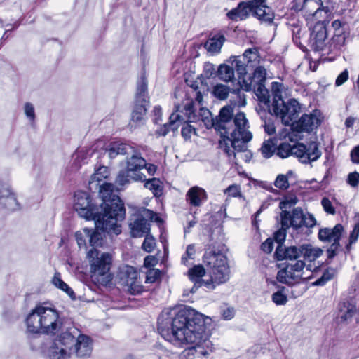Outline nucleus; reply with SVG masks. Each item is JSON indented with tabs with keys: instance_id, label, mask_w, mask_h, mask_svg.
Here are the masks:
<instances>
[{
	"instance_id": "obj_1",
	"label": "nucleus",
	"mask_w": 359,
	"mask_h": 359,
	"mask_svg": "<svg viewBox=\"0 0 359 359\" xmlns=\"http://www.w3.org/2000/svg\"><path fill=\"white\" fill-rule=\"evenodd\" d=\"M171 327L158 323L159 334L166 341L175 346L194 344L185 348L180 354L181 359L206 358L212 352L208 340L211 319L190 306H181L172 309Z\"/></svg>"
},
{
	"instance_id": "obj_2",
	"label": "nucleus",
	"mask_w": 359,
	"mask_h": 359,
	"mask_svg": "<svg viewBox=\"0 0 359 359\" xmlns=\"http://www.w3.org/2000/svg\"><path fill=\"white\" fill-rule=\"evenodd\" d=\"M184 112L178 114L175 118L186 122H197L201 120L207 128H214L220 133L219 147L229 157H236L235 151L238 152L246 150V143L252 138V133L248 130V121L243 112L233 116V110L231 106L223 107L219 115L215 118L211 117L210 111L203 107L196 112L195 104L193 101L185 104Z\"/></svg>"
},
{
	"instance_id": "obj_3",
	"label": "nucleus",
	"mask_w": 359,
	"mask_h": 359,
	"mask_svg": "<svg viewBox=\"0 0 359 359\" xmlns=\"http://www.w3.org/2000/svg\"><path fill=\"white\" fill-rule=\"evenodd\" d=\"M114 188L111 183L104 182L100 185L99 194L102 198L100 205L93 201L88 193L75 192L74 208L81 217L95 220L98 228L118 235L121 233L118 223L125 219L126 209L119 196L114 194Z\"/></svg>"
},
{
	"instance_id": "obj_4",
	"label": "nucleus",
	"mask_w": 359,
	"mask_h": 359,
	"mask_svg": "<svg viewBox=\"0 0 359 359\" xmlns=\"http://www.w3.org/2000/svg\"><path fill=\"white\" fill-rule=\"evenodd\" d=\"M227 250L221 230H213L205 246L203 260L207 268L211 269L212 280L217 285L224 283L229 279V266L226 255Z\"/></svg>"
},
{
	"instance_id": "obj_5",
	"label": "nucleus",
	"mask_w": 359,
	"mask_h": 359,
	"mask_svg": "<svg viewBox=\"0 0 359 359\" xmlns=\"http://www.w3.org/2000/svg\"><path fill=\"white\" fill-rule=\"evenodd\" d=\"M105 152L110 158H114L117 155L130 154V157L126 160V167L119 171L116 182L121 186L130 183V180L144 181L145 175L140 170L145 166V159L140 154L133 151V148L129 144L114 142H111Z\"/></svg>"
},
{
	"instance_id": "obj_6",
	"label": "nucleus",
	"mask_w": 359,
	"mask_h": 359,
	"mask_svg": "<svg viewBox=\"0 0 359 359\" xmlns=\"http://www.w3.org/2000/svg\"><path fill=\"white\" fill-rule=\"evenodd\" d=\"M273 101L269 108L271 114L279 117L281 123L287 128H283L278 134L280 140L288 139L292 142V96L284 89L282 83L273 82L271 83Z\"/></svg>"
},
{
	"instance_id": "obj_7",
	"label": "nucleus",
	"mask_w": 359,
	"mask_h": 359,
	"mask_svg": "<svg viewBox=\"0 0 359 359\" xmlns=\"http://www.w3.org/2000/svg\"><path fill=\"white\" fill-rule=\"evenodd\" d=\"M26 323L27 331L33 334H55L61 326L57 311L41 305L36 306L28 315Z\"/></svg>"
},
{
	"instance_id": "obj_8",
	"label": "nucleus",
	"mask_w": 359,
	"mask_h": 359,
	"mask_svg": "<svg viewBox=\"0 0 359 359\" xmlns=\"http://www.w3.org/2000/svg\"><path fill=\"white\" fill-rule=\"evenodd\" d=\"M316 222L313 215L300 208H293V241L297 243L306 240L312 233L311 229Z\"/></svg>"
},
{
	"instance_id": "obj_9",
	"label": "nucleus",
	"mask_w": 359,
	"mask_h": 359,
	"mask_svg": "<svg viewBox=\"0 0 359 359\" xmlns=\"http://www.w3.org/2000/svg\"><path fill=\"white\" fill-rule=\"evenodd\" d=\"M87 257L89 259L92 273L104 276L109 271L112 263L111 254L101 252L99 250L93 248L88 252Z\"/></svg>"
},
{
	"instance_id": "obj_10",
	"label": "nucleus",
	"mask_w": 359,
	"mask_h": 359,
	"mask_svg": "<svg viewBox=\"0 0 359 359\" xmlns=\"http://www.w3.org/2000/svg\"><path fill=\"white\" fill-rule=\"evenodd\" d=\"M279 208L281 210V227L273 233V239L278 245H281L285 242L287 230L292 226V197H286L285 200L280 201Z\"/></svg>"
},
{
	"instance_id": "obj_11",
	"label": "nucleus",
	"mask_w": 359,
	"mask_h": 359,
	"mask_svg": "<svg viewBox=\"0 0 359 359\" xmlns=\"http://www.w3.org/2000/svg\"><path fill=\"white\" fill-rule=\"evenodd\" d=\"M293 156H295L299 162L307 164L317 161L321 156L318 144L313 140L309 141L306 144L297 143L293 144Z\"/></svg>"
},
{
	"instance_id": "obj_12",
	"label": "nucleus",
	"mask_w": 359,
	"mask_h": 359,
	"mask_svg": "<svg viewBox=\"0 0 359 359\" xmlns=\"http://www.w3.org/2000/svg\"><path fill=\"white\" fill-rule=\"evenodd\" d=\"M320 124L316 112L303 114L297 121H293V138H300L298 133H311Z\"/></svg>"
},
{
	"instance_id": "obj_13",
	"label": "nucleus",
	"mask_w": 359,
	"mask_h": 359,
	"mask_svg": "<svg viewBox=\"0 0 359 359\" xmlns=\"http://www.w3.org/2000/svg\"><path fill=\"white\" fill-rule=\"evenodd\" d=\"M327 41V32L323 22H318L313 26L310 34V44L313 50H324Z\"/></svg>"
},
{
	"instance_id": "obj_14",
	"label": "nucleus",
	"mask_w": 359,
	"mask_h": 359,
	"mask_svg": "<svg viewBox=\"0 0 359 359\" xmlns=\"http://www.w3.org/2000/svg\"><path fill=\"white\" fill-rule=\"evenodd\" d=\"M266 69L262 66L257 67L252 75H247V72L245 74H238L239 89L251 91L258 82L266 81Z\"/></svg>"
},
{
	"instance_id": "obj_15",
	"label": "nucleus",
	"mask_w": 359,
	"mask_h": 359,
	"mask_svg": "<svg viewBox=\"0 0 359 359\" xmlns=\"http://www.w3.org/2000/svg\"><path fill=\"white\" fill-rule=\"evenodd\" d=\"M323 250L306 243L299 246H293V261L303 257L305 261L313 262L323 255Z\"/></svg>"
},
{
	"instance_id": "obj_16",
	"label": "nucleus",
	"mask_w": 359,
	"mask_h": 359,
	"mask_svg": "<svg viewBox=\"0 0 359 359\" xmlns=\"http://www.w3.org/2000/svg\"><path fill=\"white\" fill-rule=\"evenodd\" d=\"M357 311L356 302L353 299H344L339 302L337 307V320L341 323L351 321Z\"/></svg>"
},
{
	"instance_id": "obj_17",
	"label": "nucleus",
	"mask_w": 359,
	"mask_h": 359,
	"mask_svg": "<svg viewBox=\"0 0 359 359\" xmlns=\"http://www.w3.org/2000/svg\"><path fill=\"white\" fill-rule=\"evenodd\" d=\"M265 0H252L249 1L250 13L259 20L271 23L274 18L272 9L267 6Z\"/></svg>"
},
{
	"instance_id": "obj_18",
	"label": "nucleus",
	"mask_w": 359,
	"mask_h": 359,
	"mask_svg": "<svg viewBox=\"0 0 359 359\" xmlns=\"http://www.w3.org/2000/svg\"><path fill=\"white\" fill-rule=\"evenodd\" d=\"M72 354L74 353L77 358H86L90 356L93 351L92 339L87 335L79 334L76 340L69 350Z\"/></svg>"
},
{
	"instance_id": "obj_19",
	"label": "nucleus",
	"mask_w": 359,
	"mask_h": 359,
	"mask_svg": "<svg viewBox=\"0 0 359 359\" xmlns=\"http://www.w3.org/2000/svg\"><path fill=\"white\" fill-rule=\"evenodd\" d=\"M132 237H143L150 232V224L142 215H136L130 219L129 224Z\"/></svg>"
},
{
	"instance_id": "obj_20",
	"label": "nucleus",
	"mask_w": 359,
	"mask_h": 359,
	"mask_svg": "<svg viewBox=\"0 0 359 359\" xmlns=\"http://www.w3.org/2000/svg\"><path fill=\"white\" fill-rule=\"evenodd\" d=\"M344 230V226L341 224H336L332 229L321 228L319 229L318 237L323 242L337 243L340 241Z\"/></svg>"
},
{
	"instance_id": "obj_21",
	"label": "nucleus",
	"mask_w": 359,
	"mask_h": 359,
	"mask_svg": "<svg viewBox=\"0 0 359 359\" xmlns=\"http://www.w3.org/2000/svg\"><path fill=\"white\" fill-rule=\"evenodd\" d=\"M60 329L62 332L53 342H58V345L67 348L69 351L72 350V346L76 340L75 335L79 332L78 330H76L74 326L65 328L62 325L59 330Z\"/></svg>"
},
{
	"instance_id": "obj_22",
	"label": "nucleus",
	"mask_w": 359,
	"mask_h": 359,
	"mask_svg": "<svg viewBox=\"0 0 359 359\" xmlns=\"http://www.w3.org/2000/svg\"><path fill=\"white\" fill-rule=\"evenodd\" d=\"M148 107L149 104L146 102L135 101L130 122L131 128H137L144 124Z\"/></svg>"
},
{
	"instance_id": "obj_23",
	"label": "nucleus",
	"mask_w": 359,
	"mask_h": 359,
	"mask_svg": "<svg viewBox=\"0 0 359 359\" xmlns=\"http://www.w3.org/2000/svg\"><path fill=\"white\" fill-rule=\"evenodd\" d=\"M208 270H210L208 268ZM211 273V271L210 272ZM205 269L202 265H197L194 266V267L191 268L189 271V279L196 283H204V285L208 288V289H215V285L217 284L215 282L212 280V277L210 276V280L205 281L202 279V277L205 275Z\"/></svg>"
},
{
	"instance_id": "obj_24",
	"label": "nucleus",
	"mask_w": 359,
	"mask_h": 359,
	"mask_svg": "<svg viewBox=\"0 0 359 359\" xmlns=\"http://www.w3.org/2000/svg\"><path fill=\"white\" fill-rule=\"evenodd\" d=\"M311 265H308L306 271H303L305 268V262L303 260H297L293 264V285L299 283L302 280L309 279L311 276Z\"/></svg>"
},
{
	"instance_id": "obj_25",
	"label": "nucleus",
	"mask_w": 359,
	"mask_h": 359,
	"mask_svg": "<svg viewBox=\"0 0 359 359\" xmlns=\"http://www.w3.org/2000/svg\"><path fill=\"white\" fill-rule=\"evenodd\" d=\"M186 199L191 205L198 207L207 199L206 192L201 187H193L187 191Z\"/></svg>"
},
{
	"instance_id": "obj_26",
	"label": "nucleus",
	"mask_w": 359,
	"mask_h": 359,
	"mask_svg": "<svg viewBox=\"0 0 359 359\" xmlns=\"http://www.w3.org/2000/svg\"><path fill=\"white\" fill-rule=\"evenodd\" d=\"M225 40V36L222 32L210 34L205 43L204 47L209 53H217L220 51Z\"/></svg>"
},
{
	"instance_id": "obj_27",
	"label": "nucleus",
	"mask_w": 359,
	"mask_h": 359,
	"mask_svg": "<svg viewBox=\"0 0 359 359\" xmlns=\"http://www.w3.org/2000/svg\"><path fill=\"white\" fill-rule=\"evenodd\" d=\"M250 13L249 2H240L236 8L229 11L226 16L233 21L243 20L247 18Z\"/></svg>"
},
{
	"instance_id": "obj_28",
	"label": "nucleus",
	"mask_w": 359,
	"mask_h": 359,
	"mask_svg": "<svg viewBox=\"0 0 359 359\" xmlns=\"http://www.w3.org/2000/svg\"><path fill=\"white\" fill-rule=\"evenodd\" d=\"M147 88L148 83L145 73H142L140 78L137 81L135 101L149 104Z\"/></svg>"
},
{
	"instance_id": "obj_29",
	"label": "nucleus",
	"mask_w": 359,
	"mask_h": 359,
	"mask_svg": "<svg viewBox=\"0 0 359 359\" xmlns=\"http://www.w3.org/2000/svg\"><path fill=\"white\" fill-rule=\"evenodd\" d=\"M4 200V205L11 210H15L19 208L16 198L13 195L8 187L0 184V201Z\"/></svg>"
},
{
	"instance_id": "obj_30",
	"label": "nucleus",
	"mask_w": 359,
	"mask_h": 359,
	"mask_svg": "<svg viewBox=\"0 0 359 359\" xmlns=\"http://www.w3.org/2000/svg\"><path fill=\"white\" fill-rule=\"evenodd\" d=\"M67 348L58 345V342H53L48 350V356L50 359H69L72 353Z\"/></svg>"
},
{
	"instance_id": "obj_31",
	"label": "nucleus",
	"mask_w": 359,
	"mask_h": 359,
	"mask_svg": "<svg viewBox=\"0 0 359 359\" xmlns=\"http://www.w3.org/2000/svg\"><path fill=\"white\" fill-rule=\"evenodd\" d=\"M96 229H89V243L90 245L93 247V248H95V247L102 246L103 244V236L104 233H107L109 234H112L113 232H108L102 229L101 228H98L95 224ZM114 234H115L114 233Z\"/></svg>"
},
{
	"instance_id": "obj_32",
	"label": "nucleus",
	"mask_w": 359,
	"mask_h": 359,
	"mask_svg": "<svg viewBox=\"0 0 359 359\" xmlns=\"http://www.w3.org/2000/svg\"><path fill=\"white\" fill-rule=\"evenodd\" d=\"M176 112H180L178 114H172L170 116V122L168 123L163 124L160 128L156 131L157 134L161 136H165L170 130H175L179 127V125L177 124V122L180 121L179 119L175 118L176 116L178 114H182V112H184V110L180 111L179 107H177Z\"/></svg>"
},
{
	"instance_id": "obj_33",
	"label": "nucleus",
	"mask_w": 359,
	"mask_h": 359,
	"mask_svg": "<svg viewBox=\"0 0 359 359\" xmlns=\"http://www.w3.org/2000/svg\"><path fill=\"white\" fill-rule=\"evenodd\" d=\"M51 282L57 288L65 292L71 298V299L75 300L76 299L75 292L62 280L61 275L59 272L55 273Z\"/></svg>"
},
{
	"instance_id": "obj_34",
	"label": "nucleus",
	"mask_w": 359,
	"mask_h": 359,
	"mask_svg": "<svg viewBox=\"0 0 359 359\" xmlns=\"http://www.w3.org/2000/svg\"><path fill=\"white\" fill-rule=\"evenodd\" d=\"M231 92L237 95L240 99H241V90L239 88L232 89L223 84H217L212 90L214 95L219 100H225L227 98L229 93Z\"/></svg>"
},
{
	"instance_id": "obj_35",
	"label": "nucleus",
	"mask_w": 359,
	"mask_h": 359,
	"mask_svg": "<svg viewBox=\"0 0 359 359\" xmlns=\"http://www.w3.org/2000/svg\"><path fill=\"white\" fill-rule=\"evenodd\" d=\"M264 83L265 82H258L257 84L253 87L252 90L259 101L269 107L270 95Z\"/></svg>"
},
{
	"instance_id": "obj_36",
	"label": "nucleus",
	"mask_w": 359,
	"mask_h": 359,
	"mask_svg": "<svg viewBox=\"0 0 359 359\" xmlns=\"http://www.w3.org/2000/svg\"><path fill=\"white\" fill-rule=\"evenodd\" d=\"M278 267H282V269L278 272L276 277L278 281L290 285V280H292V266L280 264L278 265Z\"/></svg>"
},
{
	"instance_id": "obj_37",
	"label": "nucleus",
	"mask_w": 359,
	"mask_h": 359,
	"mask_svg": "<svg viewBox=\"0 0 359 359\" xmlns=\"http://www.w3.org/2000/svg\"><path fill=\"white\" fill-rule=\"evenodd\" d=\"M143 182H145L144 187L151 190L156 197H159L163 194L162 182L159 179L155 177L149 180L145 179Z\"/></svg>"
},
{
	"instance_id": "obj_38",
	"label": "nucleus",
	"mask_w": 359,
	"mask_h": 359,
	"mask_svg": "<svg viewBox=\"0 0 359 359\" xmlns=\"http://www.w3.org/2000/svg\"><path fill=\"white\" fill-rule=\"evenodd\" d=\"M109 175V168L106 166H100L95 172V173L92 175L91 180L89 182L90 184H93L95 182H97L98 184L96 186L100 187V185L102 184H100L103 180L107 179L108 175Z\"/></svg>"
},
{
	"instance_id": "obj_39",
	"label": "nucleus",
	"mask_w": 359,
	"mask_h": 359,
	"mask_svg": "<svg viewBox=\"0 0 359 359\" xmlns=\"http://www.w3.org/2000/svg\"><path fill=\"white\" fill-rule=\"evenodd\" d=\"M218 76L224 81H230L234 78L233 67L226 65H221L218 68Z\"/></svg>"
},
{
	"instance_id": "obj_40",
	"label": "nucleus",
	"mask_w": 359,
	"mask_h": 359,
	"mask_svg": "<svg viewBox=\"0 0 359 359\" xmlns=\"http://www.w3.org/2000/svg\"><path fill=\"white\" fill-rule=\"evenodd\" d=\"M276 149V144L271 139L265 140L260 148L261 153L265 158L271 157Z\"/></svg>"
},
{
	"instance_id": "obj_41",
	"label": "nucleus",
	"mask_w": 359,
	"mask_h": 359,
	"mask_svg": "<svg viewBox=\"0 0 359 359\" xmlns=\"http://www.w3.org/2000/svg\"><path fill=\"white\" fill-rule=\"evenodd\" d=\"M230 60H233L231 65L234 66L238 74H245L246 73V67L248 65L241 56H232Z\"/></svg>"
},
{
	"instance_id": "obj_42",
	"label": "nucleus",
	"mask_w": 359,
	"mask_h": 359,
	"mask_svg": "<svg viewBox=\"0 0 359 359\" xmlns=\"http://www.w3.org/2000/svg\"><path fill=\"white\" fill-rule=\"evenodd\" d=\"M291 175L292 170H288L286 175H278L274 182V186L282 190L287 189L290 187L288 177Z\"/></svg>"
},
{
	"instance_id": "obj_43",
	"label": "nucleus",
	"mask_w": 359,
	"mask_h": 359,
	"mask_svg": "<svg viewBox=\"0 0 359 359\" xmlns=\"http://www.w3.org/2000/svg\"><path fill=\"white\" fill-rule=\"evenodd\" d=\"M355 218L357 219L358 222L355 224L350 233L349 243L346 246L347 251L351 250V245L357 241L359 236V212L355 213Z\"/></svg>"
},
{
	"instance_id": "obj_44",
	"label": "nucleus",
	"mask_w": 359,
	"mask_h": 359,
	"mask_svg": "<svg viewBox=\"0 0 359 359\" xmlns=\"http://www.w3.org/2000/svg\"><path fill=\"white\" fill-rule=\"evenodd\" d=\"M89 229L83 228L81 231L76 232L75 237L79 248H86V239L89 240Z\"/></svg>"
},
{
	"instance_id": "obj_45",
	"label": "nucleus",
	"mask_w": 359,
	"mask_h": 359,
	"mask_svg": "<svg viewBox=\"0 0 359 359\" xmlns=\"http://www.w3.org/2000/svg\"><path fill=\"white\" fill-rule=\"evenodd\" d=\"M242 58L250 65L252 62L258 61L259 50L257 48H248L243 54Z\"/></svg>"
},
{
	"instance_id": "obj_46",
	"label": "nucleus",
	"mask_w": 359,
	"mask_h": 359,
	"mask_svg": "<svg viewBox=\"0 0 359 359\" xmlns=\"http://www.w3.org/2000/svg\"><path fill=\"white\" fill-rule=\"evenodd\" d=\"M277 155L282 158H287L292 155V146L288 142H283L277 147Z\"/></svg>"
},
{
	"instance_id": "obj_47",
	"label": "nucleus",
	"mask_w": 359,
	"mask_h": 359,
	"mask_svg": "<svg viewBox=\"0 0 359 359\" xmlns=\"http://www.w3.org/2000/svg\"><path fill=\"white\" fill-rule=\"evenodd\" d=\"M290 248H283V244L278 245L274 256L277 260H283L285 259H292V256L289 254Z\"/></svg>"
},
{
	"instance_id": "obj_48",
	"label": "nucleus",
	"mask_w": 359,
	"mask_h": 359,
	"mask_svg": "<svg viewBox=\"0 0 359 359\" xmlns=\"http://www.w3.org/2000/svg\"><path fill=\"white\" fill-rule=\"evenodd\" d=\"M285 287H283L280 290L276 292L272 295V301L276 305H284L287 302V296L284 294Z\"/></svg>"
},
{
	"instance_id": "obj_49",
	"label": "nucleus",
	"mask_w": 359,
	"mask_h": 359,
	"mask_svg": "<svg viewBox=\"0 0 359 359\" xmlns=\"http://www.w3.org/2000/svg\"><path fill=\"white\" fill-rule=\"evenodd\" d=\"M180 123H183V126L181 129L182 136L185 140H189L191 138L192 133H196V129L192 126L189 124V122H186L184 121H178Z\"/></svg>"
},
{
	"instance_id": "obj_50",
	"label": "nucleus",
	"mask_w": 359,
	"mask_h": 359,
	"mask_svg": "<svg viewBox=\"0 0 359 359\" xmlns=\"http://www.w3.org/2000/svg\"><path fill=\"white\" fill-rule=\"evenodd\" d=\"M195 246L194 244L188 245L185 253L182 255L181 262L182 264L187 266L189 259H194L195 255Z\"/></svg>"
},
{
	"instance_id": "obj_51",
	"label": "nucleus",
	"mask_w": 359,
	"mask_h": 359,
	"mask_svg": "<svg viewBox=\"0 0 359 359\" xmlns=\"http://www.w3.org/2000/svg\"><path fill=\"white\" fill-rule=\"evenodd\" d=\"M321 205L323 210L328 215H334L336 214V209L333 206L332 201L327 197H323L321 199Z\"/></svg>"
},
{
	"instance_id": "obj_52",
	"label": "nucleus",
	"mask_w": 359,
	"mask_h": 359,
	"mask_svg": "<svg viewBox=\"0 0 359 359\" xmlns=\"http://www.w3.org/2000/svg\"><path fill=\"white\" fill-rule=\"evenodd\" d=\"M144 236H145V238L142 243V248L146 252H151L154 250V249L156 246L155 240L152 236H149V234H147Z\"/></svg>"
},
{
	"instance_id": "obj_53",
	"label": "nucleus",
	"mask_w": 359,
	"mask_h": 359,
	"mask_svg": "<svg viewBox=\"0 0 359 359\" xmlns=\"http://www.w3.org/2000/svg\"><path fill=\"white\" fill-rule=\"evenodd\" d=\"M316 3V0H293V11L306 9L307 6Z\"/></svg>"
},
{
	"instance_id": "obj_54",
	"label": "nucleus",
	"mask_w": 359,
	"mask_h": 359,
	"mask_svg": "<svg viewBox=\"0 0 359 359\" xmlns=\"http://www.w3.org/2000/svg\"><path fill=\"white\" fill-rule=\"evenodd\" d=\"M333 277V273L330 272V271L327 270L325 271L322 276L317 279L313 283V285L317 286H323L327 282L330 280Z\"/></svg>"
},
{
	"instance_id": "obj_55",
	"label": "nucleus",
	"mask_w": 359,
	"mask_h": 359,
	"mask_svg": "<svg viewBox=\"0 0 359 359\" xmlns=\"http://www.w3.org/2000/svg\"><path fill=\"white\" fill-rule=\"evenodd\" d=\"M346 182L352 187H357L359 184V173L356 171L350 172L348 175Z\"/></svg>"
},
{
	"instance_id": "obj_56",
	"label": "nucleus",
	"mask_w": 359,
	"mask_h": 359,
	"mask_svg": "<svg viewBox=\"0 0 359 359\" xmlns=\"http://www.w3.org/2000/svg\"><path fill=\"white\" fill-rule=\"evenodd\" d=\"M129 285V291L133 294H138L143 291V287L139 282L133 280L131 283H128Z\"/></svg>"
},
{
	"instance_id": "obj_57",
	"label": "nucleus",
	"mask_w": 359,
	"mask_h": 359,
	"mask_svg": "<svg viewBox=\"0 0 359 359\" xmlns=\"http://www.w3.org/2000/svg\"><path fill=\"white\" fill-rule=\"evenodd\" d=\"M25 114L27 117L32 121L35 119L34 107L30 102H26L25 104Z\"/></svg>"
},
{
	"instance_id": "obj_58",
	"label": "nucleus",
	"mask_w": 359,
	"mask_h": 359,
	"mask_svg": "<svg viewBox=\"0 0 359 359\" xmlns=\"http://www.w3.org/2000/svg\"><path fill=\"white\" fill-rule=\"evenodd\" d=\"M261 249L266 253H271L273 249V239L272 238H268L262 243Z\"/></svg>"
},
{
	"instance_id": "obj_59",
	"label": "nucleus",
	"mask_w": 359,
	"mask_h": 359,
	"mask_svg": "<svg viewBox=\"0 0 359 359\" xmlns=\"http://www.w3.org/2000/svg\"><path fill=\"white\" fill-rule=\"evenodd\" d=\"M349 73L347 69H344L341 72L336 79L335 85L340 86L344 84L348 79Z\"/></svg>"
},
{
	"instance_id": "obj_60",
	"label": "nucleus",
	"mask_w": 359,
	"mask_h": 359,
	"mask_svg": "<svg viewBox=\"0 0 359 359\" xmlns=\"http://www.w3.org/2000/svg\"><path fill=\"white\" fill-rule=\"evenodd\" d=\"M224 193L230 196H238L241 195L240 187L236 184L230 185L225 189Z\"/></svg>"
},
{
	"instance_id": "obj_61",
	"label": "nucleus",
	"mask_w": 359,
	"mask_h": 359,
	"mask_svg": "<svg viewBox=\"0 0 359 359\" xmlns=\"http://www.w3.org/2000/svg\"><path fill=\"white\" fill-rule=\"evenodd\" d=\"M76 157L75 158V161L78 163H85V161L89 156L88 151H84L83 149L78 151L76 152Z\"/></svg>"
},
{
	"instance_id": "obj_62",
	"label": "nucleus",
	"mask_w": 359,
	"mask_h": 359,
	"mask_svg": "<svg viewBox=\"0 0 359 359\" xmlns=\"http://www.w3.org/2000/svg\"><path fill=\"white\" fill-rule=\"evenodd\" d=\"M340 244L339 243H332L330 247L327 249V258L329 259L334 258L337 253L336 251L339 247Z\"/></svg>"
},
{
	"instance_id": "obj_63",
	"label": "nucleus",
	"mask_w": 359,
	"mask_h": 359,
	"mask_svg": "<svg viewBox=\"0 0 359 359\" xmlns=\"http://www.w3.org/2000/svg\"><path fill=\"white\" fill-rule=\"evenodd\" d=\"M351 158L353 163L359 164V145L351 150Z\"/></svg>"
},
{
	"instance_id": "obj_64",
	"label": "nucleus",
	"mask_w": 359,
	"mask_h": 359,
	"mask_svg": "<svg viewBox=\"0 0 359 359\" xmlns=\"http://www.w3.org/2000/svg\"><path fill=\"white\" fill-rule=\"evenodd\" d=\"M144 215H145V217H149L151 221H155V222L161 221V218L158 216V215L156 212H154L151 210H149L148 209L144 210Z\"/></svg>"
}]
</instances>
